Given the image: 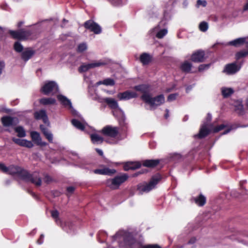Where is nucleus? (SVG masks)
Here are the masks:
<instances>
[{"mask_svg": "<svg viewBox=\"0 0 248 248\" xmlns=\"http://www.w3.org/2000/svg\"><path fill=\"white\" fill-rule=\"evenodd\" d=\"M113 241H117L121 248H140V244L131 233L120 230L112 236Z\"/></svg>", "mask_w": 248, "mask_h": 248, "instance_id": "1", "label": "nucleus"}, {"mask_svg": "<svg viewBox=\"0 0 248 248\" xmlns=\"http://www.w3.org/2000/svg\"><path fill=\"white\" fill-rule=\"evenodd\" d=\"M141 98L145 103L149 104L151 108L153 109L156 108L165 102V97L163 94L152 97L150 94H145L142 95Z\"/></svg>", "mask_w": 248, "mask_h": 248, "instance_id": "2", "label": "nucleus"}, {"mask_svg": "<svg viewBox=\"0 0 248 248\" xmlns=\"http://www.w3.org/2000/svg\"><path fill=\"white\" fill-rule=\"evenodd\" d=\"M161 179V176L159 174L153 176L148 183L140 184L138 185L137 189L140 194L148 192L154 189L159 181Z\"/></svg>", "mask_w": 248, "mask_h": 248, "instance_id": "3", "label": "nucleus"}, {"mask_svg": "<svg viewBox=\"0 0 248 248\" xmlns=\"http://www.w3.org/2000/svg\"><path fill=\"white\" fill-rule=\"evenodd\" d=\"M128 176L126 174L115 176L112 179H108L106 182L107 187L111 189H117L120 186L128 179Z\"/></svg>", "mask_w": 248, "mask_h": 248, "instance_id": "4", "label": "nucleus"}, {"mask_svg": "<svg viewBox=\"0 0 248 248\" xmlns=\"http://www.w3.org/2000/svg\"><path fill=\"white\" fill-rule=\"evenodd\" d=\"M23 180L26 182H31L36 186H40L42 185L41 177L39 173L37 172L30 174L27 171H23Z\"/></svg>", "mask_w": 248, "mask_h": 248, "instance_id": "5", "label": "nucleus"}, {"mask_svg": "<svg viewBox=\"0 0 248 248\" xmlns=\"http://www.w3.org/2000/svg\"><path fill=\"white\" fill-rule=\"evenodd\" d=\"M41 91L45 95H54L59 91L58 86L54 81H48L42 87Z\"/></svg>", "mask_w": 248, "mask_h": 248, "instance_id": "6", "label": "nucleus"}, {"mask_svg": "<svg viewBox=\"0 0 248 248\" xmlns=\"http://www.w3.org/2000/svg\"><path fill=\"white\" fill-rule=\"evenodd\" d=\"M119 131L118 127L108 125L104 127L102 129L101 132L105 136L115 138L119 134Z\"/></svg>", "mask_w": 248, "mask_h": 248, "instance_id": "7", "label": "nucleus"}, {"mask_svg": "<svg viewBox=\"0 0 248 248\" xmlns=\"http://www.w3.org/2000/svg\"><path fill=\"white\" fill-rule=\"evenodd\" d=\"M84 26L86 29L93 32L95 34H99L102 31L101 27L92 20L86 21L84 23Z\"/></svg>", "mask_w": 248, "mask_h": 248, "instance_id": "8", "label": "nucleus"}, {"mask_svg": "<svg viewBox=\"0 0 248 248\" xmlns=\"http://www.w3.org/2000/svg\"><path fill=\"white\" fill-rule=\"evenodd\" d=\"M137 97L138 94L136 93L130 91H126L123 93H120L117 94V97L120 100H129Z\"/></svg>", "mask_w": 248, "mask_h": 248, "instance_id": "9", "label": "nucleus"}, {"mask_svg": "<svg viewBox=\"0 0 248 248\" xmlns=\"http://www.w3.org/2000/svg\"><path fill=\"white\" fill-rule=\"evenodd\" d=\"M240 69L236 63H232L225 65L223 72L228 75H232L236 73Z\"/></svg>", "mask_w": 248, "mask_h": 248, "instance_id": "10", "label": "nucleus"}, {"mask_svg": "<svg viewBox=\"0 0 248 248\" xmlns=\"http://www.w3.org/2000/svg\"><path fill=\"white\" fill-rule=\"evenodd\" d=\"M9 170L8 173L11 174H17L19 177H21L22 179H23V171H26L20 167L17 166L11 165L9 167Z\"/></svg>", "mask_w": 248, "mask_h": 248, "instance_id": "11", "label": "nucleus"}, {"mask_svg": "<svg viewBox=\"0 0 248 248\" xmlns=\"http://www.w3.org/2000/svg\"><path fill=\"white\" fill-rule=\"evenodd\" d=\"M192 61L196 62H201L204 61V52L202 50H198L192 54L191 57Z\"/></svg>", "mask_w": 248, "mask_h": 248, "instance_id": "12", "label": "nucleus"}, {"mask_svg": "<svg viewBox=\"0 0 248 248\" xmlns=\"http://www.w3.org/2000/svg\"><path fill=\"white\" fill-rule=\"evenodd\" d=\"M31 136L32 140L38 145L45 146L46 145V143L42 141L39 134L35 131H32L31 133Z\"/></svg>", "mask_w": 248, "mask_h": 248, "instance_id": "13", "label": "nucleus"}, {"mask_svg": "<svg viewBox=\"0 0 248 248\" xmlns=\"http://www.w3.org/2000/svg\"><path fill=\"white\" fill-rule=\"evenodd\" d=\"M1 122L4 126H10L17 123V119L10 116H5L1 118Z\"/></svg>", "mask_w": 248, "mask_h": 248, "instance_id": "14", "label": "nucleus"}, {"mask_svg": "<svg viewBox=\"0 0 248 248\" xmlns=\"http://www.w3.org/2000/svg\"><path fill=\"white\" fill-rule=\"evenodd\" d=\"M93 172L95 174L111 175L116 172V170L114 169H110L108 168L104 167L102 169L94 170H93Z\"/></svg>", "mask_w": 248, "mask_h": 248, "instance_id": "15", "label": "nucleus"}, {"mask_svg": "<svg viewBox=\"0 0 248 248\" xmlns=\"http://www.w3.org/2000/svg\"><path fill=\"white\" fill-rule=\"evenodd\" d=\"M34 117L36 119H42L45 124H48V118L45 110H40L35 112Z\"/></svg>", "mask_w": 248, "mask_h": 248, "instance_id": "16", "label": "nucleus"}, {"mask_svg": "<svg viewBox=\"0 0 248 248\" xmlns=\"http://www.w3.org/2000/svg\"><path fill=\"white\" fill-rule=\"evenodd\" d=\"M209 130L207 128V124H205L202 126L199 133L194 135L195 138H199L200 139L206 137L209 133Z\"/></svg>", "mask_w": 248, "mask_h": 248, "instance_id": "17", "label": "nucleus"}, {"mask_svg": "<svg viewBox=\"0 0 248 248\" xmlns=\"http://www.w3.org/2000/svg\"><path fill=\"white\" fill-rule=\"evenodd\" d=\"M58 99L60 101L61 104L65 107H68L69 108H73L72 103L70 100L62 95H58L57 96Z\"/></svg>", "mask_w": 248, "mask_h": 248, "instance_id": "18", "label": "nucleus"}, {"mask_svg": "<svg viewBox=\"0 0 248 248\" xmlns=\"http://www.w3.org/2000/svg\"><path fill=\"white\" fill-rule=\"evenodd\" d=\"M34 51L32 49L28 48L22 53V59L25 61H28L34 54Z\"/></svg>", "mask_w": 248, "mask_h": 248, "instance_id": "19", "label": "nucleus"}, {"mask_svg": "<svg viewBox=\"0 0 248 248\" xmlns=\"http://www.w3.org/2000/svg\"><path fill=\"white\" fill-rule=\"evenodd\" d=\"M40 129L45 135V136L46 137V138L50 142H53V135L50 132V131L48 130V129L46 127L43 125H40Z\"/></svg>", "mask_w": 248, "mask_h": 248, "instance_id": "20", "label": "nucleus"}, {"mask_svg": "<svg viewBox=\"0 0 248 248\" xmlns=\"http://www.w3.org/2000/svg\"><path fill=\"white\" fill-rule=\"evenodd\" d=\"M32 34V32L31 31L20 30L19 40H25L29 39H32V37H31Z\"/></svg>", "mask_w": 248, "mask_h": 248, "instance_id": "21", "label": "nucleus"}, {"mask_svg": "<svg viewBox=\"0 0 248 248\" xmlns=\"http://www.w3.org/2000/svg\"><path fill=\"white\" fill-rule=\"evenodd\" d=\"M32 34V32L31 31L20 30L19 40H25L29 39H32V37H31Z\"/></svg>", "mask_w": 248, "mask_h": 248, "instance_id": "22", "label": "nucleus"}, {"mask_svg": "<svg viewBox=\"0 0 248 248\" xmlns=\"http://www.w3.org/2000/svg\"><path fill=\"white\" fill-rule=\"evenodd\" d=\"M103 100L112 109H115L118 107L117 102L113 98L107 97L103 98Z\"/></svg>", "mask_w": 248, "mask_h": 248, "instance_id": "23", "label": "nucleus"}, {"mask_svg": "<svg viewBox=\"0 0 248 248\" xmlns=\"http://www.w3.org/2000/svg\"><path fill=\"white\" fill-rule=\"evenodd\" d=\"M152 57L147 53H143L140 56V61L143 65L148 64L151 62Z\"/></svg>", "mask_w": 248, "mask_h": 248, "instance_id": "24", "label": "nucleus"}, {"mask_svg": "<svg viewBox=\"0 0 248 248\" xmlns=\"http://www.w3.org/2000/svg\"><path fill=\"white\" fill-rule=\"evenodd\" d=\"M192 67V63L187 61H186L181 64L180 67L183 72L185 73H189Z\"/></svg>", "mask_w": 248, "mask_h": 248, "instance_id": "25", "label": "nucleus"}, {"mask_svg": "<svg viewBox=\"0 0 248 248\" xmlns=\"http://www.w3.org/2000/svg\"><path fill=\"white\" fill-rule=\"evenodd\" d=\"M140 165L138 162H127L124 164V166L125 170H135L140 168Z\"/></svg>", "mask_w": 248, "mask_h": 248, "instance_id": "26", "label": "nucleus"}, {"mask_svg": "<svg viewBox=\"0 0 248 248\" xmlns=\"http://www.w3.org/2000/svg\"><path fill=\"white\" fill-rule=\"evenodd\" d=\"M71 123L75 127L82 131H83L84 130L87 125L86 124L81 122L78 120L75 119H73L71 121Z\"/></svg>", "mask_w": 248, "mask_h": 248, "instance_id": "27", "label": "nucleus"}, {"mask_svg": "<svg viewBox=\"0 0 248 248\" xmlns=\"http://www.w3.org/2000/svg\"><path fill=\"white\" fill-rule=\"evenodd\" d=\"M90 138L93 144H100L102 143L104 140L103 138L97 134H91Z\"/></svg>", "mask_w": 248, "mask_h": 248, "instance_id": "28", "label": "nucleus"}, {"mask_svg": "<svg viewBox=\"0 0 248 248\" xmlns=\"http://www.w3.org/2000/svg\"><path fill=\"white\" fill-rule=\"evenodd\" d=\"M199 206H203L206 202V198L202 194L198 197L193 198L192 199Z\"/></svg>", "mask_w": 248, "mask_h": 248, "instance_id": "29", "label": "nucleus"}, {"mask_svg": "<svg viewBox=\"0 0 248 248\" xmlns=\"http://www.w3.org/2000/svg\"><path fill=\"white\" fill-rule=\"evenodd\" d=\"M159 163L158 159L146 160L143 162L144 166L147 167H154L156 166Z\"/></svg>", "mask_w": 248, "mask_h": 248, "instance_id": "30", "label": "nucleus"}, {"mask_svg": "<svg viewBox=\"0 0 248 248\" xmlns=\"http://www.w3.org/2000/svg\"><path fill=\"white\" fill-rule=\"evenodd\" d=\"M134 89L136 91L141 92L143 93V94H149V86L147 85L141 84L137 85L134 87Z\"/></svg>", "mask_w": 248, "mask_h": 248, "instance_id": "31", "label": "nucleus"}, {"mask_svg": "<svg viewBox=\"0 0 248 248\" xmlns=\"http://www.w3.org/2000/svg\"><path fill=\"white\" fill-rule=\"evenodd\" d=\"M245 38H239L229 42L228 43V45L234 46H238L243 44L245 43Z\"/></svg>", "mask_w": 248, "mask_h": 248, "instance_id": "32", "label": "nucleus"}, {"mask_svg": "<svg viewBox=\"0 0 248 248\" xmlns=\"http://www.w3.org/2000/svg\"><path fill=\"white\" fill-rule=\"evenodd\" d=\"M107 62L105 60H100L98 61H94L90 63V67L92 68H94L95 67H98L100 66H104L107 64Z\"/></svg>", "mask_w": 248, "mask_h": 248, "instance_id": "33", "label": "nucleus"}, {"mask_svg": "<svg viewBox=\"0 0 248 248\" xmlns=\"http://www.w3.org/2000/svg\"><path fill=\"white\" fill-rule=\"evenodd\" d=\"M234 93L233 90L231 88L222 87L221 93L224 97L226 98L231 95Z\"/></svg>", "mask_w": 248, "mask_h": 248, "instance_id": "34", "label": "nucleus"}, {"mask_svg": "<svg viewBox=\"0 0 248 248\" xmlns=\"http://www.w3.org/2000/svg\"><path fill=\"white\" fill-rule=\"evenodd\" d=\"M97 85L104 84L107 86H113L115 84V81L113 79L108 78L102 81H99L96 83Z\"/></svg>", "mask_w": 248, "mask_h": 248, "instance_id": "35", "label": "nucleus"}, {"mask_svg": "<svg viewBox=\"0 0 248 248\" xmlns=\"http://www.w3.org/2000/svg\"><path fill=\"white\" fill-rule=\"evenodd\" d=\"M40 103L44 105L54 104L56 100L53 98H43L40 100Z\"/></svg>", "mask_w": 248, "mask_h": 248, "instance_id": "36", "label": "nucleus"}, {"mask_svg": "<svg viewBox=\"0 0 248 248\" xmlns=\"http://www.w3.org/2000/svg\"><path fill=\"white\" fill-rule=\"evenodd\" d=\"M246 47L247 48V50H243L236 54V59L238 60L248 55V43H247L246 44Z\"/></svg>", "mask_w": 248, "mask_h": 248, "instance_id": "37", "label": "nucleus"}, {"mask_svg": "<svg viewBox=\"0 0 248 248\" xmlns=\"http://www.w3.org/2000/svg\"><path fill=\"white\" fill-rule=\"evenodd\" d=\"M235 104V109L240 114H242L244 112V107L242 102L240 101H236Z\"/></svg>", "mask_w": 248, "mask_h": 248, "instance_id": "38", "label": "nucleus"}, {"mask_svg": "<svg viewBox=\"0 0 248 248\" xmlns=\"http://www.w3.org/2000/svg\"><path fill=\"white\" fill-rule=\"evenodd\" d=\"M15 130L17 133L18 137L23 138L26 136V132L23 127L21 126H17L15 128Z\"/></svg>", "mask_w": 248, "mask_h": 248, "instance_id": "39", "label": "nucleus"}, {"mask_svg": "<svg viewBox=\"0 0 248 248\" xmlns=\"http://www.w3.org/2000/svg\"><path fill=\"white\" fill-rule=\"evenodd\" d=\"M19 145L29 148H32L33 146V144L31 141L25 139H22Z\"/></svg>", "mask_w": 248, "mask_h": 248, "instance_id": "40", "label": "nucleus"}, {"mask_svg": "<svg viewBox=\"0 0 248 248\" xmlns=\"http://www.w3.org/2000/svg\"><path fill=\"white\" fill-rule=\"evenodd\" d=\"M238 241L244 245L248 246V235H243L240 236Z\"/></svg>", "mask_w": 248, "mask_h": 248, "instance_id": "41", "label": "nucleus"}, {"mask_svg": "<svg viewBox=\"0 0 248 248\" xmlns=\"http://www.w3.org/2000/svg\"><path fill=\"white\" fill-rule=\"evenodd\" d=\"M51 215L52 217L54 219H55V221L56 222V223L57 224H58L59 222H60V218L59 217V212L56 210H52L51 211Z\"/></svg>", "mask_w": 248, "mask_h": 248, "instance_id": "42", "label": "nucleus"}, {"mask_svg": "<svg viewBox=\"0 0 248 248\" xmlns=\"http://www.w3.org/2000/svg\"><path fill=\"white\" fill-rule=\"evenodd\" d=\"M90 65V63L82 64L78 68L79 72H84L88 71L89 69H91Z\"/></svg>", "mask_w": 248, "mask_h": 248, "instance_id": "43", "label": "nucleus"}, {"mask_svg": "<svg viewBox=\"0 0 248 248\" xmlns=\"http://www.w3.org/2000/svg\"><path fill=\"white\" fill-rule=\"evenodd\" d=\"M9 33L14 39L19 40L20 38V30L14 31L10 30L9 31Z\"/></svg>", "mask_w": 248, "mask_h": 248, "instance_id": "44", "label": "nucleus"}, {"mask_svg": "<svg viewBox=\"0 0 248 248\" xmlns=\"http://www.w3.org/2000/svg\"><path fill=\"white\" fill-rule=\"evenodd\" d=\"M168 32L167 29H162L159 31L156 35L157 38L161 39Z\"/></svg>", "mask_w": 248, "mask_h": 248, "instance_id": "45", "label": "nucleus"}, {"mask_svg": "<svg viewBox=\"0 0 248 248\" xmlns=\"http://www.w3.org/2000/svg\"><path fill=\"white\" fill-rule=\"evenodd\" d=\"M14 48L16 52H21L23 49V46L19 42H16L14 44Z\"/></svg>", "mask_w": 248, "mask_h": 248, "instance_id": "46", "label": "nucleus"}, {"mask_svg": "<svg viewBox=\"0 0 248 248\" xmlns=\"http://www.w3.org/2000/svg\"><path fill=\"white\" fill-rule=\"evenodd\" d=\"M107 235V233L103 231H100L97 235L98 240L100 243H103L105 241L103 240H101L102 238L105 237Z\"/></svg>", "mask_w": 248, "mask_h": 248, "instance_id": "47", "label": "nucleus"}, {"mask_svg": "<svg viewBox=\"0 0 248 248\" xmlns=\"http://www.w3.org/2000/svg\"><path fill=\"white\" fill-rule=\"evenodd\" d=\"M199 29L202 31H205L208 29V24L206 22H202L199 25Z\"/></svg>", "mask_w": 248, "mask_h": 248, "instance_id": "48", "label": "nucleus"}, {"mask_svg": "<svg viewBox=\"0 0 248 248\" xmlns=\"http://www.w3.org/2000/svg\"><path fill=\"white\" fill-rule=\"evenodd\" d=\"M87 48V45L85 43H82L78 45V51L82 52L85 51Z\"/></svg>", "mask_w": 248, "mask_h": 248, "instance_id": "49", "label": "nucleus"}, {"mask_svg": "<svg viewBox=\"0 0 248 248\" xmlns=\"http://www.w3.org/2000/svg\"><path fill=\"white\" fill-rule=\"evenodd\" d=\"M207 5V2L206 0H198L197 1L196 7L197 8L200 7V6H202L203 7H205Z\"/></svg>", "mask_w": 248, "mask_h": 248, "instance_id": "50", "label": "nucleus"}, {"mask_svg": "<svg viewBox=\"0 0 248 248\" xmlns=\"http://www.w3.org/2000/svg\"><path fill=\"white\" fill-rule=\"evenodd\" d=\"M0 170L4 172L8 173L9 169V167H6L3 163H0Z\"/></svg>", "mask_w": 248, "mask_h": 248, "instance_id": "51", "label": "nucleus"}, {"mask_svg": "<svg viewBox=\"0 0 248 248\" xmlns=\"http://www.w3.org/2000/svg\"><path fill=\"white\" fill-rule=\"evenodd\" d=\"M210 64H201L199 67V71L200 72L203 71L204 70L207 69Z\"/></svg>", "mask_w": 248, "mask_h": 248, "instance_id": "52", "label": "nucleus"}, {"mask_svg": "<svg viewBox=\"0 0 248 248\" xmlns=\"http://www.w3.org/2000/svg\"><path fill=\"white\" fill-rule=\"evenodd\" d=\"M111 2L115 6H118L122 5L121 0H111Z\"/></svg>", "mask_w": 248, "mask_h": 248, "instance_id": "53", "label": "nucleus"}, {"mask_svg": "<svg viewBox=\"0 0 248 248\" xmlns=\"http://www.w3.org/2000/svg\"><path fill=\"white\" fill-rule=\"evenodd\" d=\"M225 125L224 124H220L214 129V132H217L224 128Z\"/></svg>", "mask_w": 248, "mask_h": 248, "instance_id": "54", "label": "nucleus"}, {"mask_svg": "<svg viewBox=\"0 0 248 248\" xmlns=\"http://www.w3.org/2000/svg\"><path fill=\"white\" fill-rule=\"evenodd\" d=\"M177 96V94H176V93L171 94L169 95V96L168 97V101H172L175 100Z\"/></svg>", "mask_w": 248, "mask_h": 248, "instance_id": "55", "label": "nucleus"}, {"mask_svg": "<svg viewBox=\"0 0 248 248\" xmlns=\"http://www.w3.org/2000/svg\"><path fill=\"white\" fill-rule=\"evenodd\" d=\"M142 248H161L157 245H147L143 246Z\"/></svg>", "mask_w": 248, "mask_h": 248, "instance_id": "56", "label": "nucleus"}, {"mask_svg": "<svg viewBox=\"0 0 248 248\" xmlns=\"http://www.w3.org/2000/svg\"><path fill=\"white\" fill-rule=\"evenodd\" d=\"M44 181L46 183H49L52 181V178L48 175H46L44 178Z\"/></svg>", "mask_w": 248, "mask_h": 248, "instance_id": "57", "label": "nucleus"}, {"mask_svg": "<svg viewBox=\"0 0 248 248\" xmlns=\"http://www.w3.org/2000/svg\"><path fill=\"white\" fill-rule=\"evenodd\" d=\"M44 238V235L43 234H41L40 235V238L37 240V243L38 244H42L43 243V239Z\"/></svg>", "mask_w": 248, "mask_h": 248, "instance_id": "58", "label": "nucleus"}, {"mask_svg": "<svg viewBox=\"0 0 248 248\" xmlns=\"http://www.w3.org/2000/svg\"><path fill=\"white\" fill-rule=\"evenodd\" d=\"M21 140L22 139H20L13 138V141L18 145L20 144Z\"/></svg>", "mask_w": 248, "mask_h": 248, "instance_id": "59", "label": "nucleus"}, {"mask_svg": "<svg viewBox=\"0 0 248 248\" xmlns=\"http://www.w3.org/2000/svg\"><path fill=\"white\" fill-rule=\"evenodd\" d=\"M75 190V188L73 186H69L67 188V191L69 192V193H72L73 192V191H74Z\"/></svg>", "mask_w": 248, "mask_h": 248, "instance_id": "60", "label": "nucleus"}, {"mask_svg": "<svg viewBox=\"0 0 248 248\" xmlns=\"http://www.w3.org/2000/svg\"><path fill=\"white\" fill-rule=\"evenodd\" d=\"M4 67V63L3 62L0 61V75L2 73V70Z\"/></svg>", "mask_w": 248, "mask_h": 248, "instance_id": "61", "label": "nucleus"}, {"mask_svg": "<svg viewBox=\"0 0 248 248\" xmlns=\"http://www.w3.org/2000/svg\"><path fill=\"white\" fill-rule=\"evenodd\" d=\"M196 239L195 237H192L189 240L188 243L189 244H193L196 242Z\"/></svg>", "mask_w": 248, "mask_h": 248, "instance_id": "62", "label": "nucleus"}, {"mask_svg": "<svg viewBox=\"0 0 248 248\" xmlns=\"http://www.w3.org/2000/svg\"><path fill=\"white\" fill-rule=\"evenodd\" d=\"M96 151L98 153V154L99 155H100L101 156H103V151L101 149H96Z\"/></svg>", "mask_w": 248, "mask_h": 248, "instance_id": "63", "label": "nucleus"}, {"mask_svg": "<svg viewBox=\"0 0 248 248\" xmlns=\"http://www.w3.org/2000/svg\"><path fill=\"white\" fill-rule=\"evenodd\" d=\"M212 119V116L210 114L208 113L207 114V121H210Z\"/></svg>", "mask_w": 248, "mask_h": 248, "instance_id": "64", "label": "nucleus"}]
</instances>
